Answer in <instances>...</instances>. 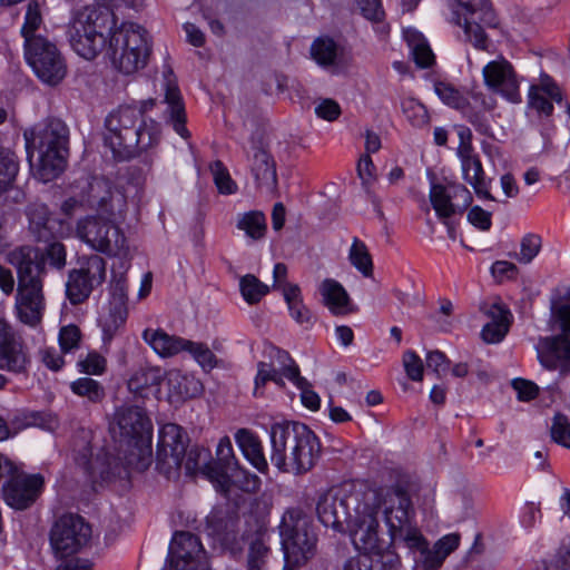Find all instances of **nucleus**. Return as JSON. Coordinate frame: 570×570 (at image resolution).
I'll use <instances>...</instances> for the list:
<instances>
[{"instance_id":"8","label":"nucleus","mask_w":570,"mask_h":570,"mask_svg":"<svg viewBox=\"0 0 570 570\" xmlns=\"http://www.w3.org/2000/svg\"><path fill=\"white\" fill-rule=\"evenodd\" d=\"M150 46L147 32L135 23H122L109 41L108 55L118 71H139L147 65Z\"/></svg>"},{"instance_id":"26","label":"nucleus","mask_w":570,"mask_h":570,"mask_svg":"<svg viewBox=\"0 0 570 570\" xmlns=\"http://www.w3.org/2000/svg\"><path fill=\"white\" fill-rule=\"evenodd\" d=\"M552 101L560 104L562 92L557 82L548 73H543L539 83L530 86L528 107L535 110L540 117H550L553 112Z\"/></svg>"},{"instance_id":"54","label":"nucleus","mask_w":570,"mask_h":570,"mask_svg":"<svg viewBox=\"0 0 570 570\" xmlns=\"http://www.w3.org/2000/svg\"><path fill=\"white\" fill-rule=\"evenodd\" d=\"M368 557L372 570H403L400 556L391 549L368 553Z\"/></svg>"},{"instance_id":"53","label":"nucleus","mask_w":570,"mask_h":570,"mask_svg":"<svg viewBox=\"0 0 570 570\" xmlns=\"http://www.w3.org/2000/svg\"><path fill=\"white\" fill-rule=\"evenodd\" d=\"M210 451L204 446H191L185 454V469L190 475L200 471L206 476V464L209 463Z\"/></svg>"},{"instance_id":"20","label":"nucleus","mask_w":570,"mask_h":570,"mask_svg":"<svg viewBox=\"0 0 570 570\" xmlns=\"http://www.w3.org/2000/svg\"><path fill=\"white\" fill-rule=\"evenodd\" d=\"M82 196L86 205L108 217H116L117 212L121 213L126 205L125 196L115 191L112 183L104 177H92Z\"/></svg>"},{"instance_id":"27","label":"nucleus","mask_w":570,"mask_h":570,"mask_svg":"<svg viewBox=\"0 0 570 570\" xmlns=\"http://www.w3.org/2000/svg\"><path fill=\"white\" fill-rule=\"evenodd\" d=\"M174 73H167L165 77V99L168 105L166 115L167 121L173 129L185 140L190 138V131L186 127L187 116L185 104L177 81L171 78Z\"/></svg>"},{"instance_id":"46","label":"nucleus","mask_w":570,"mask_h":570,"mask_svg":"<svg viewBox=\"0 0 570 570\" xmlns=\"http://www.w3.org/2000/svg\"><path fill=\"white\" fill-rule=\"evenodd\" d=\"M430 200L440 219H448L456 214L446 186L433 184L430 190Z\"/></svg>"},{"instance_id":"59","label":"nucleus","mask_w":570,"mask_h":570,"mask_svg":"<svg viewBox=\"0 0 570 570\" xmlns=\"http://www.w3.org/2000/svg\"><path fill=\"white\" fill-rule=\"evenodd\" d=\"M78 368L87 375H100L106 371V358L96 351L89 352L83 358H79Z\"/></svg>"},{"instance_id":"17","label":"nucleus","mask_w":570,"mask_h":570,"mask_svg":"<svg viewBox=\"0 0 570 570\" xmlns=\"http://www.w3.org/2000/svg\"><path fill=\"white\" fill-rule=\"evenodd\" d=\"M460 144L456 155L461 160L463 179L469 183L475 194L481 198H488L489 189L481 160L472 146V132L466 126H455Z\"/></svg>"},{"instance_id":"29","label":"nucleus","mask_w":570,"mask_h":570,"mask_svg":"<svg viewBox=\"0 0 570 570\" xmlns=\"http://www.w3.org/2000/svg\"><path fill=\"white\" fill-rule=\"evenodd\" d=\"M238 465L233 445L228 436H223L216 449V459H209L206 464V478L214 487H227V474Z\"/></svg>"},{"instance_id":"49","label":"nucleus","mask_w":570,"mask_h":570,"mask_svg":"<svg viewBox=\"0 0 570 570\" xmlns=\"http://www.w3.org/2000/svg\"><path fill=\"white\" fill-rule=\"evenodd\" d=\"M269 556V547L261 538L255 539L248 547L247 570H268Z\"/></svg>"},{"instance_id":"14","label":"nucleus","mask_w":570,"mask_h":570,"mask_svg":"<svg viewBox=\"0 0 570 570\" xmlns=\"http://www.w3.org/2000/svg\"><path fill=\"white\" fill-rule=\"evenodd\" d=\"M91 539V528L77 514L60 517L50 531V544L57 558L72 557Z\"/></svg>"},{"instance_id":"3","label":"nucleus","mask_w":570,"mask_h":570,"mask_svg":"<svg viewBox=\"0 0 570 570\" xmlns=\"http://www.w3.org/2000/svg\"><path fill=\"white\" fill-rule=\"evenodd\" d=\"M26 149L32 164L35 153L38 154L37 175L42 181H50L65 169L68 154L69 130L60 119H48L26 130Z\"/></svg>"},{"instance_id":"4","label":"nucleus","mask_w":570,"mask_h":570,"mask_svg":"<svg viewBox=\"0 0 570 570\" xmlns=\"http://www.w3.org/2000/svg\"><path fill=\"white\" fill-rule=\"evenodd\" d=\"M550 326L559 335L541 337L537 345L538 357L548 370L570 373V287L556 289L550 299Z\"/></svg>"},{"instance_id":"44","label":"nucleus","mask_w":570,"mask_h":570,"mask_svg":"<svg viewBox=\"0 0 570 570\" xmlns=\"http://www.w3.org/2000/svg\"><path fill=\"white\" fill-rule=\"evenodd\" d=\"M237 228L252 239L258 240L265 236L267 229L265 215L258 210L245 213L239 217Z\"/></svg>"},{"instance_id":"31","label":"nucleus","mask_w":570,"mask_h":570,"mask_svg":"<svg viewBox=\"0 0 570 570\" xmlns=\"http://www.w3.org/2000/svg\"><path fill=\"white\" fill-rule=\"evenodd\" d=\"M323 303L334 315H346L355 312L350 296L341 283L333 278L324 279L320 285Z\"/></svg>"},{"instance_id":"11","label":"nucleus","mask_w":570,"mask_h":570,"mask_svg":"<svg viewBox=\"0 0 570 570\" xmlns=\"http://www.w3.org/2000/svg\"><path fill=\"white\" fill-rule=\"evenodd\" d=\"M107 276V262L98 254L78 258L77 266L68 272L66 297L71 305L83 304L100 287Z\"/></svg>"},{"instance_id":"23","label":"nucleus","mask_w":570,"mask_h":570,"mask_svg":"<svg viewBox=\"0 0 570 570\" xmlns=\"http://www.w3.org/2000/svg\"><path fill=\"white\" fill-rule=\"evenodd\" d=\"M187 435L174 423L163 426L157 445V464H168V468H180L186 454Z\"/></svg>"},{"instance_id":"13","label":"nucleus","mask_w":570,"mask_h":570,"mask_svg":"<svg viewBox=\"0 0 570 570\" xmlns=\"http://www.w3.org/2000/svg\"><path fill=\"white\" fill-rule=\"evenodd\" d=\"M362 500L363 492L356 491L347 494L341 489H331L318 497L317 518L326 528L342 533L345 531L344 525L348 524L353 518V508L361 504Z\"/></svg>"},{"instance_id":"39","label":"nucleus","mask_w":570,"mask_h":570,"mask_svg":"<svg viewBox=\"0 0 570 570\" xmlns=\"http://www.w3.org/2000/svg\"><path fill=\"white\" fill-rule=\"evenodd\" d=\"M283 295L288 306L291 316L299 324H308L312 321L309 309L303 304L301 288L296 284H286Z\"/></svg>"},{"instance_id":"28","label":"nucleus","mask_w":570,"mask_h":570,"mask_svg":"<svg viewBox=\"0 0 570 570\" xmlns=\"http://www.w3.org/2000/svg\"><path fill=\"white\" fill-rule=\"evenodd\" d=\"M28 216L29 230L36 242L46 244L61 236L62 220L52 217L46 205H33L29 209Z\"/></svg>"},{"instance_id":"41","label":"nucleus","mask_w":570,"mask_h":570,"mask_svg":"<svg viewBox=\"0 0 570 570\" xmlns=\"http://www.w3.org/2000/svg\"><path fill=\"white\" fill-rule=\"evenodd\" d=\"M434 91L448 106L455 109H463L468 105L466 95L470 90L466 87L455 88L445 81H434Z\"/></svg>"},{"instance_id":"16","label":"nucleus","mask_w":570,"mask_h":570,"mask_svg":"<svg viewBox=\"0 0 570 570\" xmlns=\"http://www.w3.org/2000/svg\"><path fill=\"white\" fill-rule=\"evenodd\" d=\"M31 355L22 336L4 320H0V370L27 376Z\"/></svg>"},{"instance_id":"45","label":"nucleus","mask_w":570,"mask_h":570,"mask_svg":"<svg viewBox=\"0 0 570 570\" xmlns=\"http://www.w3.org/2000/svg\"><path fill=\"white\" fill-rule=\"evenodd\" d=\"M351 264L365 277L373 275V261L364 242L355 237L348 253Z\"/></svg>"},{"instance_id":"56","label":"nucleus","mask_w":570,"mask_h":570,"mask_svg":"<svg viewBox=\"0 0 570 570\" xmlns=\"http://www.w3.org/2000/svg\"><path fill=\"white\" fill-rule=\"evenodd\" d=\"M403 114L413 127L421 128L429 124L430 116L423 104L415 99H406L402 102Z\"/></svg>"},{"instance_id":"25","label":"nucleus","mask_w":570,"mask_h":570,"mask_svg":"<svg viewBox=\"0 0 570 570\" xmlns=\"http://www.w3.org/2000/svg\"><path fill=\"white\" fill-rule=\"evenodd\" d=\"M79 31L91 32L107 41L116 30V18L112 10L105 4L86 7L75 20Z\"/></svg>"},{"instance_id":"12","label":"nucleus","mask_w":570,"mask_h":570,"mask_svg":"<svg viewBox=\"0 0 570 570\" xmlns=\"http://www.w3.org/2000/svg\"><path fill=\"white\" fill-rule=\"evenodd\" d=\"M115 217L88 216L77 223V236L92 249L108 254L121 255L127 250V239L112 219Z\"/></svg>"},{"instance_id":"2","label":"nucleus","mask_w":570,"mask_h":570,"mask_svg":"<svg viewBox=\"0 0 570 570\" xmlns=\"http://www.w3.org/2000/svg\"><path fill=\"white\" fill-rule=\"evenodd\" d=\"M272 463L286 473L303 474L314 468L321 456V442L304 423L286 421L271 428Z\"/></svg>"},{"instance_id":"61","label":"nucleus","mask_w":570,"mask_h":570,"mask_svg":"<svg viewBox=\"0 0 570 570\" xmlns=\"http://www.w3.org/2000/svg\"><path fill=\"white\" fill-rule=\"evenodd\" d=\"M49 415L41 411H21L14 419L13 424L19 429H26L29 426L45 428L48 423Z\"/></svg>"},{"instance_id":"19","label":"nucleus","mask_w":570,"mask_h":570,"mask_svg":"<svg viewBox=\"0 0 570 570\" xmlns=\"http://www.w3.org/2000/svg\"><path fill=\"white\" fill-rule=\"evenodd\" d=\"M43 482L40 474L28 475L16 469L3 484V500L14 510H24L37 500L43 488Z\"/></svg>"},{"instance_id":"47","label":"nucleus","mask_w":570,"mask_h":570,"mask_svg":"<svg viewBox=\"0 0 570 570\" xmlns=\"http://www.w3.org/2000/svg\"><path fill=\"white\" fill-rule=\"evenodd\" d=\"M262 91L266 95L282 94L287 89H294L297 95L304 96L306 94L299 83L288 85V77L285 73H263L262 79Z\"/></svg>"},{"instance_id":"52","label":"nucleus","mask_w":570,"mask_h":570,"mask_svg":"<svg viewBox=\"0 0 570 570\" xmlns=\"http://www.w3.org/2000/svg\"><path fill=\"white\" fill-rule=\"evenodd\" d=\"M422 544L419 543L415 547H406L409 550L413 552H420L421 558L420 562L424 570H438L443 564L445 558L442 557L441 551L435 548V544L432 549L429 548V542L421 534Z\"/></svg>"},{"instance_id":"64","label":"nucleus","mask_w":570,"mask_h":570,"mask_svg":"<svg viewBox=\"0 0 570 570\" xmlns=\"http://www.w3.org/2000/svg\"><path fill=\"white\" fill-rule=\"evenodd\" d=\"M215 184L222 194H233L236 191V184L230 178L227 169L220 160L215 161L213 166Z\"/></svg>"},{"instance_id":"48","label":"nucleus","mask_w":570,"mask_h":570,"mask_svg":"<svg viewBox=\"0 0 570 570\" xmlns=\"http://www.w3.org/2000/svg\"><path fill=\"white\" fill-rule=\"evenodd\" d=\"M127 316V302L109 299V312L102 321V330L105 335L112 336L117 330L125 324Z\"/></svg>"},{"instance_id":"58","label":"nucleus","mask_w":570,"mask_h":570,"mask_svg":"<svg viewBox=\"0 0 570 570\" xmlns=\"http://www.w3.org/2000/svg\"><path fill=\"white\" fill-rule=\"evenodd\" d=\"M540 247L541 237L535 234H528L521 240L520 253L510 252L508 253V256L510 258H515L520 263L528 264L538 255Z\"/></svg>"},{"instance_id":"22","label":"nucleus","mask_w":570,"mask_h":570,"mask_svg":"<svg viewBox=\"0 0 570 570\" xmlns=\"http://www.w3.org/2000/svg\"><path fill=\"white\" fill-rule=\"evenodd\" d=\"M24 55L33 71H66L67 63L57 46L43 37L24 42Z\"/></svg>"},{"instance_id":"43","label":"nucleus","mask_w":570,"mask_h":570,"mask_svg":"<svg viewBox=\"0 0 570 570\" xmlns=\"http://www.w3.org/2000/svg\"><path fill=\"white\" fill-rule=\"evenodd\" d=\"M338 46L328 37H321L314 40L311 47V55L320 66L334 65L340 58Z\"/></svg>"},{"instance_id":"21","label":"nucleus","mask_w":570,"mask_h":570,"mask_svg":"<svg viewBox=\"0 0 570 570\" xmlns=\"http://www.w3.org/2000/svg\"><path fill=\"white\" fill-rule=\"evenodd\" d=\"M73 459L92 483L110 481L116 474L106 454L92 456L90 440L87 436L75 439Z\"/></svg>"},{"instance_id":"57","label":"nucleus","mask_w":570,"mask_h":570,"mask_svg":"<svg viewBox=\"0 0 570 570\" xmlns=\"http://www.w3.org/2000/svg\"><path fill=\"white\" fill-rule=\"evenodd\" d=\"M550 435L553 442L570 449V421L566 414H554L550 426Z\"/></svg>"},{"instance_id":"6","label":"nucleus","mask_w":570,"mask_h":570,"mask_svg":"<svg viewBox=\"0 0 570 570\" xmlns=\"http://www.w3.org/2000/svg\"><path fill=\"white\" fill-rule=\"evenodd\" d=\"M391 543L415 547L421 543V532L414 524V509L409 492L402 485H394L381 493V507Z\"/></svg>"},{"instance_id":"63","label":"nucleus","mask_w":570,"mask_h":570,"mask_svg":"<svg viewBox=\"0 0 570 570\" xmlns=\"http://www.w3.org/2000/svg\"><path fill=\"white\" fill-rule=\"evenodd\" d=\"M446 188L452 197V207H454L455 213H462L470 206L472 195L465 186L461 184H450Z\"/></svg>"},{"instance_id":"40","label":"nucleus","mask_w":570,"mask_h":570,"mask_svg":"<svg viewBox=\"0 0 570 570\" xmlns=\"http://www.w3.org/2000/svg\"><path fill=\"white\" fill-rule=\"evenodd\" d=\"M70 390L73 394L79 397L86 399L90 403H101L106 397L105 386L91 379V377H79L70 383Z\"/></svg>"},{"instance_id":"1","label":"nucleus","mask_w":570,"mask_h":570,"mask_svg":"<svg viewBox=\"0 0 570 570\" xmlns=\"http://www.w3.org/2000/svg\"><path fill=\"white\" fill-rule=\"evenodd\" d=\"M105 146L117 160H128L158 145L160 125L151 118L141 119L136 106L122 105L105 119Z\"/></svg>"},{"instance_id":"35","label":"nucleus","mask_w":570,"mask_h":570,"mask_svg":"<svg viewBox=\"0 0 570 570\" xmlns=\"http://www.w3.org/2000/svg\"><path fill=\"white\" fill-rule=\"evenodd\" d=\"M250 169L258 185L273 187L277 184L276 164L264 148H254Z\"/></svg>"},{"instance_id":"36","label":"nucleus","mask_w":570,"mask_h":570,"mask_svg":"<svg viewBox=\"0 0 570 570\" xmlns=\"http://www.w3.org/2000/svg\"><path fill=\"white\" fill-rule=\"evenodd\" d=\"M69 35V41L75 52L87 60L95 59L107 42L91 32L79 31L78 28H75V23Z\"/></svg>"},{"instance_id":"34","label":"nucleus","mask_w":570,"mask_h":570,"mask_svg":"<svg viewBox=\"0 0 570 570\" xmlns=\"http://www.w3.org/2000/svg\"><path fill=\"white\" fill-rule=\"evenodd\" d=\"M410 53L417 68L428 69L434 66L435 55L433 53L429 41L415 29L404 31Z\"/></svg>"},{"instance_id":"18","label":"nucleus","mask_w":570,"mask_h":570,"mask_svg":"<svg viewBox=\"0 0 570 570\" xmlns=\"http://www.w3.org/2000/svg\"><path fill=\"white\" fill-rule=\"evenodd\" d=\"M21 257L26 262L30 258V266H37L39 275L42 277L47 275L46 263L58 271L63 269L67 264L66 246L59 239L46 243V247L42 249L30 245H21L6 254V261H12L13 258L20 261Z\"/></svg>"},{"instance_id":"32","label":"nucleus","mask_w":570,"mask_h":570,"mask_svg":"<svg viewBox=\"0 0 570 570\" xmlns=\"http://www.w3.org/2000/svg\"><path fill=\"white\" fill-rule=\"evenodd\" d=\"M144 341L163 357H170L186 348V341L176 335H169L161 328H146L142 332Z\"/></svg>"},{"instance_id":"10","label":"nucleus","mask_w":570,"mask_h":570,"mask_svg":"<svg viewBox=\"0 0 570 570\" xmlns=\"http://www.w3.org/2000/svg\"><path fill=\"white\" fill-rule=\"evenodd\" d=\"M381 509V492L375 489L363 491L361 504L353 508L354 514L347 524L355 548L363 553L384 550L379 538L377 514Z\"/></svg>"},{"instance_id":"55","label":"nucleus","mask_w":570,"mask_h":570,"mask_svg":"<svg viewBox=\"0 0 570 570\" xmlns=\"http://www.w3.org/2000/svg\"><path fill=\"white\" fill-rule=\"evenodd\" d=\"M277 360L282 364V375L294 383L296 387L308 385V381L301 376L299 367L288 352L277 348Z\"/></svg>"},{"instance_id":"42","label":"nucleus","mask_w":570,"mask_h":570,"mask_svg":"<svg viewBox=\"0 0 570 570\" xmlns=\"http://www.w3.org/2000/svg\"><path fill=\"white\" fill-rule=\"evenodd\" d=\"M45 2H40L38 0H30L26 6L24 21L21 27V36L24 39V42L29 41L31 38H38L36 36V31H38L43 23L42 18V7Z\"/></svg>"},{"instance_id":"30","label":"nucleus","mask_w":570,"mask_h":570,"mask_svg":"<svg viewBox=\"0 0 570 570\" xmlns=\"http://www.w3.org/2000/svg\"><path fill=\"white\" fill-rule=\"evenodd\" d=\"M164 380V372L157 366L140 367L128 380V390L138 399H147L150 394L159 392Z\"/></svg>"},{"instance_id":"7","label":"nucleus","mask_w":570,"mask_h":570,"mask_svg":"<svg viewBox=\"0 0 570 570\" xmlns=\"http://www.w3.org/2000/svg\"><path fill=\"white\" fill-rule=\"evenodd\" d=\"M17 271V294H16V309L18 318L26 325H38L43 316L45 311V295H43V279L39 275L37 266L31 267V262L20 261L13 258L6 261Z\"/></svg>"},{"instance_id":"60","label":"nucleus","mask_w":570,"mask_h":570,"mask_svg":"<svg viewBox=\"0 0 570 570\" xmlns=\"http://www.w3.org/2000/svg\"><path fill=\"white\" fill-rule=\"evenodd\" d=\"M203 367L213 368L216 365V355L205 343H197L187 340L186 348Z\"/></svg>"},{"instance_id":"24","label":"nucleus","mask_w":570,"mask_h":570,"mask_svg":"<svg viewBox=\"0 0 570 570\" xmlns=\"http://www.w3.org/2000/svg\"><path fill=\"white\" fill-rule=\"evenodd\" d=\"M110 429L120 436L128 439H142L151 432V422L142 407L137 405H122L116 409Z\"/></svg>"},{"instance_id":"15","label":"nucleus","mask_w":570,"mask_h":570,"mask_svg":"<svg viewBox=\"0 0 570 570\" xmlns=\"http://www.w3.org/2000/svg\"><path fill=\"white\" fill-rule=\"evenodd\" d=\"M170 570H209L206 551L199 538L188 531H176L168 553Z\"/></svg>"},{"instance_id":"9","label":"nucleus","mask_w":570,"mask_h":570,"mask_svg":"<svg viewBox=\"0 0 570 570\" xmlns=\"http://www.w3.org/2000/svg\"><path fill=\"white\" fill-rule=\"evenodd\" d=\"M279 533L287 562L306 563L315 556L317 537L309 518L301 508H289L285 511Z\"/></svg>"},{"instance_id":"51","label":"nucleus","mask_w":570,"mask_h":570,"mask_svg":"<svg viewBox=\"0 0 570 570\" xmlns=\"http://www.w3.org/2000/svg\"><path fill=\"white\" fill-rule=\"evenodd\" d=\"M167 384L169 389L180 399H187L195 395L199 390V382L188 379L179 371H170L167 374Z\"/></svg>"},{"instance_id":"37","label":"nucleus","mask_w":570,"mask_h":570,"mask_svg":"<svg viewBox=\"0 0 570 570\" xmlns=\"http://www.w3.org/2000/svg\"><path fill=\"white\" fill-rule=\"evenodd\" d=\"M7 119V111L0 107V124ZM19 171L17 155L0 144V195L12 186Z\"/></svg>"},{"instance_id":"5","label":"nucleus","mask_w":570,"mask_h":570,"mask_svg":"<svg viewBox=\"0 0 570 570\" xmlns=\"http://www.w3.org/2000/svg\"><path fill=\"white\" fill-rule=\"evenodd\" d=\"M451 22L461 27L466 39L484 51L494 50L487 29H497L499 19L489 0H450Z\"/></svg>"},{"instance_id":"33","label":"nucleus","mask_w":570,"mask_h":570,"mask_svg":"<svg viewBox=\"0 0 570 570\" xmlns=\"http://www.w3.org/2000/svg\"><path fill=\"white\" fill-rule=\"evenodd\" d=\"M235 440L244 456L259 472L265 473L268 470V463L263 452V445L258 436L246 429H239L235 434Z\"/></svg>"},{"instance_id":"38","label":"nucleus","mask_w":570,"mask_h":570,"mask_svg":"<svg viewBox=\"0 0 570 570\" xmlns=\"http://www.w3.org/2000/svg\"><path fill=\"white\" fill-rule=\"evenodd\" d=\"M227 487H215L218 492L228 495L230 488L235 487L243 492L256 493L261 488V479L249 471L239 466V464L227 474Z\"/></svg>"},{"instance_id":"62","label":"nucleus","mask_w":570,"mask_h":570,"mask_svg":"<svg viewBox=\"0 0 570 570\" xmlns=\"http://www.w3.org/2000/svg\"><path fill=\"white\" fill-rule=\"evenodd\" d=\"M80 340L81 332L77 325L70 324L60 328L59 344L63 353L78 348Z\"/></svg>"},{"instance_id":"50","label":"nucleus","mask_w":570,"mask_h":570,"mask_svg":"<svg viewBox=\"0 0 570 570\" xmlns=\"http://www.w3.org/2000/svg\"><path fill=\"white\" fill-rule=\"evenodd\" d=\"M239 288L244 299L248 304L258 303L269 292L268 286L253 274H247L240 278Z\"/></svg>"}]
</instances>
